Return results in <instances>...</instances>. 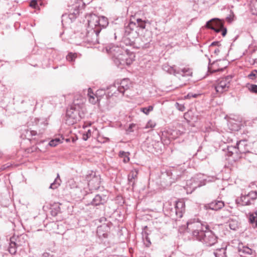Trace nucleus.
<instances>
[{"label":"nucleus","instance_id":"obj_17","mask_svg":"<svg viewBox=\"0 0 257 257\" xmlns=\"http://www.w3.org/2000/svg\"><path fill=\"white\" fill-rule=\"evenodd\" d=\"M108 22L107 19L104 17L102 16L99 17V20L98 21V28H100V31L105 28L108 25Z\"/></svg>","mask_w":257,"mask_h":257},{"label":"nucleus","instance_id":"obj_38","mask_svg":"<svg viewBox=\"0 0 257 257\" xmlns=\"http://www.w3.org/2000/svg\"><path fill=\"white\" fill-rule=\"evenodd\" d=\"M178 211L175 207L174 208H171L170 212V215L171 217H174L175 216H176L177 217H178Z\"/></svg>","mask_w":257,"mask_h":257},{"label":"nucleus","instance_id":"obj_56","mask_svg":"<svg viewBox=\"0 0 257 257\" xmlns=\"http://www.w3.org/2000/svg\"><path fill=\"white\" fill-rule=\"evenodd\" d=\"M168 257H171V255H169Z\"/></svg>","mask_w":257,"mask_h":257},{"label":"nucleus","instance_id":"obj_16","mask_svg":"<svg viewBox=\"0 0 257 257\" xmlns=\"http://www.w3.org/2000/svg\"><path fill=\"white\" fill-rule=\"evenodd\" d=\"M100 178L99 176H94L88 182V185L92 186L94 189H97L99 187L100 183Z\"/></svg>","mask_w":257,"mask_h":257},{"label":"nucleus","instance_id":"obj_14","mask_svg":"<svg viewBox=\"0 0 257 257\" xmlns=\"http://www.w3.org/2000/svg\"><path fill=\"white\" fill-rule=\"evenodd\" d=\"M107 89L109 90V91L108 92L107 97H111L113 95L117 96L118 93H120V91L118 90V85L116 86L115 84L109 86V87H107Z\"/></svg>","mask_w":257,"mask_h":257},{"label":"nucleus","instance_id":"obj_4","mask_svg":"<svg viewBox=\"0 0 257 257\" xmlns=\"http://www.w3.org/2000/svg\"><path fill=\"white\" fill-rule=\"evenodd\" d=\"M197 240L202 242L207 246H212L217 241V237L209 229L207 225H205L204 230L201 232Z\"/></svg>","mask_w":257,"mask_h":257},{"label":"nucleus","instance_id":"obj_13","mask_svg":"<svg viewBox=\"0 0 257 257\" xmlns=\"http://www.w3.org/2000/svg\"><path fill=\"white\" fill-rule=\"evenodd\" d=\"M138 174V171L136 169H134L132 170L128 175L127 179L128 183L132 187H133L135 184V179L137 178Z\"/></svg>","mask_w":257,"mask_h":257},{"label":"nucleus","instance_id":"obj_50","mask_svg":"<svg viewBox=\"0 0 257 257\" xmlns=\"http://www.w3.org/2000/svg\"><path fill=\"white\" fill-rule=\"evenodd\" d=\"M220 52V50L218 48H216L215 50H214V53L216 54H218Z\"/></svg>","mask_w":257,"mask_h":257},{"label":"nucleus","instance_id":"obj_6","mask_svg":"<svg viewBox=\"0 0 257 257\" xmlns=\"http://www.w3.org/2000/svg\"><path fill=\"white\" fill-rule=\"evenodd\" d=\"M187 230L191 232L193 237L197 240L201 235L200 233L204 230L205 226L200 222L195 221H190L187 222Z\"/></svg>","mask_w":257,"mask_h":257},{"label":"nucleus","instance_id":"obj_2","mask_svg":"<svg viewBox=\"0 0 257 257\" xmlns=\"http://www.w3.org/2000/svg\"><path fill=\"white\" fill-rule=\"evenodd\" d=\"M246 147V141H240L237 142L235 146L228 147L227 155L228 157H231L233 161H236L241 158H244L251 162L250 157L254 155L249 152Z\"/></svg>","mask_w":257,"mask_h":257},{"label":"nucleus","instance_id":"obj_49","mask_svg":"<svg viewBox=\"0 0 257 257\" xmlns=\"http://www.w3.org/2000/svg\"><path fill=\"white\" fill-rule=\"evenodd\" d=\"M218 44H219V42H217V41H215V42H212L211 43V44L210 45V46H216V45H218Z\"/></svg>","mask_w":257,"mask_h":257},{"label":"nucleus","instance_id":"obj_37","mask_svg":"<svg viewBox=\"0 0 257 257\" xmlns=\"http://www.w3.org/2000/svg\"><path fill=\"white\" fill-rule=\"evenodd\" d=\"M91 136V131L88 130L86 134H83L82 136V139L84 141H87L88 138Z\"/></svg>","mask_w":257,"mask_h":257},{"label":"nucleus","instance_id":"obj_34","mask_svg":"<svg viewBox=\"0 0 257 257\" xmlns=\"http://www.w3.org/2000/svg\"><path fill=\"white\" fill-rule=\"evenodd\" d=\"M175 107L177 109H178L180 111H184L185 110V107L184 104L176 102L175 103Z\"/></svg>","mask_w":257,"mask_h":257},{"label":"nucleus","instance_id":"obj_47","mask_svg":"<svg viewBox=\"0 0 257 257\" xmlns=\"http://www.w3.org/2000/svg\"><path fill=\"white\" fill-rule=\"evenodd\" d=\"M30 134L32 136H35L37 135V133L36 131H31Z\"/></svg>","mask_w":257,"mask_h":257},{"label":"nucleus","instance_id":"obj_19","mask_svg":"<svg viewBox=\"0 0 257 257\" xmlns=\"http://www.w3.org/2000/svg\"><path fill=\"white\" fill-rule=\"evenodd\" d=\"M61 183V180L60 179L59 174H57V177L55 178L54 181L51 184L49 188L52 189H56L60 186Z\"/></svg>","mask_w":257,"mask_h":257},{"label":"nucleus","instance_id":"obj_9","mask_svg":"<svg viewBox=\"0 0 257 257\" xmlns=\"http://www.w3.org/2000/svg\"><path fill=\"white\" fill-rule=\"evenodd\" d=\"M224 206V202L221 200H214L210 203L205 204L204 208L206 210H212L218 211L223 208Z\"/></svg>","mask_w":257,"mask_h":257},{"label":"nucleus","instance_id":"obj_24","mask_svg":"<svg viewBox=\"0 0 257 257\" xmlns=\"http://www.w3.org/2000/svg\"><path fill=\"white\" fill-rule=\"evenodd\" d=\"M177 71H179L180 72V73H179L178 74H180L182 76H190L192 73L191 70L188 68H184L183 69H180L177 70Z\"/></svg>","mask_w":257,"mask_h":257},{"label":"nucleus","instance_id":"obj_29","mask_svg":"<svg viewBox=\"0 0 257 257\" xmlns=\"http://www.w3.org/2000/svg\"><path fill=\"white\" fill-rule=\"evenodd\" d=\"M247 196L252 203L257 198V191H250L247 194Z\"/></svg>","mask_w":257,"mask_h":257},{"label":"nucleus","instance_id":"obj_10","mask_svg":"<svg viewBox=\"0 0 257 257\" xmlns=\"http://www.w3.org/2000/svg\"><path fill=\"white\" fill-rule=\"evenodd\" d=\"M110 230V226L108 224H103L97 227V234L100 238H106L108 236V233Z\"/></svg>","mask_w":257,"mask_h":257},{"label":"nucleus","instance_id":"obj_27","mask_svg":"<svg viewBox=\"0 0 257 257\" xmlns=\"http://www.w3.org/2000/svg\"><path fill=\"white\" fill-rule=\"evenodd\" d=\"M187 185H189L193 190H194L197 187H200L202 185L199 183L195 182L194 179L190 180L187 183Z\"/></svg>","mask_w":257,"mask_h":257},{"label":"nucleus","instance_id":"obj_43","mask_svg":"<svg viewBox=\"0 0 257 257\" xmlns=\"http://www.w3.org/2000/svg\"><path fill=\"white\" fill-rule=\"evenodd\" d=\"M155 126V123L151 121H150L147 123L146 127H154Z\"/></svg>","mask_w":257,"mask_h":257},{"label":"nucleus","instance_id":"obj_40","mask_svg":"<svg viewBox=\"0 0 257 257\" xmlns=\"http://www.w3.org/2000/svg\"><path fill=\"white\" fill-rule=\"evenodd\" d=\"M30 6L33 8L36 9L38 6V4H37V1L36 0H32L30 4Z\"/></svg>","mask_w":257,"mask_h":257},{"label":"nucleus","instance_id":"obj_21","mask_svg":"<svg viewBox=\"0 0 257 257\" xmlns=\"http://www.w3.org/2000/svg\"><path fill=\"white\" fill-rule=\"evenodd\" d=\"M103 202H104V199H102L100 195H96L92 201V204L97 206L102 204Z\"/></svg>","mask_w":257,"mask_h":257},{"label":"nucleus","instance_id":"obj_1","mask_svg":"<svg viewBox=\"0 0 257 257\" xmlns=\"http://www.w3.org/2000/svg\"><path fill=\"white\" fill-rule=\"evenodd\" d=\"M106 51L112 56L115 64L119 66L120 65H129L135 60V55L133 53L129 54L123 49L115 45L107 46Z\"/></svg>","mask_w":257,"mask_h":257},{"label":"nucleus","instance_id":"obj_18","mask_svg":"<svg viewBox=\"0 0 257 257\" xmlns=\"http://www.w3.org/2000/svg\"><path fill=\"white\" fill-rule=\"evenodd\" d=\"M163 69L165 71L168 72L169 74H174V75H176L177 74L180 73V72L177 71V70L175 68V66H170L168 65H164L163 66Z\"/></svg>","mask_w":257,"mask_h":257},{"label":"nucleus","instance_id":"obj_32","mask_svg":"<svg viewBox=\"0 0 257 257\" xmlns=\"http://www.w3.org/2000/svg\"><path fill=\"white\" fill-rule=\"evenodd\" d=\"M153 106L152 105H150L147 107H143L141 108V111L143 112L145 114L148 115L150 111L153 110Z\"/></svg>","mask_w":257,"mask_h":257},{"label":"nucleus","instance_id":"obj_25","mask_svg":"<svg viewBox=\"0 0 257 257\" xmlns=\"http://www.w3.org/2000/svg\"><path fill=\"white\" fill-rule=\"evenodd\" d=\"M105 94V91L104 89H100L96 91L95 94L97 102L99 101L101 97Z\"/></svg>","mask_w":257,"mask_h":257},{"label":"nucleus","instance_id":"obj_46","mask_svg":"<svg viewBox=\"0 0 257 257\" xmlns=\"http://www.w3.org/2000/svg\"><path fill=\"white\" fill-rule=\"evenodd\" d=\"M146 241H147V243L146 244V246H149L151 244V242L149 238V237L148 236H146Z\"/></svg>","mask_w":257,"mask_h":257},{"label":"nucleus","instance_id":"obj_7","mask_svg":"<svg viewBox=\"0 0 257 257\" xmlns=\"http://www.w3.org/2000/svg\"><path fill=\"white\" fill-rule=\"evenodd\" d=\"M206 26L207 28L213 30L216 33H219L222 30V35L223 37L226 34V29L223 28L222 22L218 19H213L208 21Z\"/></svg>","mask_w":257,"mask_h":257},{"label":"nucleus","instance_id":"obj_30","mask_svg":"<svg viewBox=\"0 0 257 257\" xmlns=\"http://www.w3.org/2000/svg\"><path fill=\"white\" fill-rule=\"evenodd\" d=\"M119 156L121 158H123V161L124 163H127L130 161V158L128 157V154L124 152V151H120Z\"/></svg>","mask_w":257,"mask_h":257},{"label":"nucleus","instance_id":"obj_23","mask_svg":"<svg viewBox=\"0 0 257 257\" xmlns=\"http://www.w3.org/2000/svg\"><path fill=\"white\" fill-rule=\"evenodd\" d=\"M218 65L217 62H214L212 64L211 66L208 67V71L211 73L216 72L219 71H222L226 66L221 68H216V66Z\"/></svg>","mask_w":257,"mask_h":257},{"label":"nucleus","instance_id":"obj_48","mask_svg":"<svg viewBox=\"0 0 257 257\" xmlns=\"http://www.w3.org/2000/svg\"><path fill=\"white\" fill-rule=\"evenodd\" d=\"M208 0H198V3L199 4H205L206 3H207L208 2Z\"/></svg>","mask_w":257,"mask_h":257},{"label":"nucleus","instance_id":"obj_55","mask_svg":"<svg viewBox=\"0 0 257 257\" xmlns=\"http://www.w3.org/2000/svg\"><path fill=\"white\" fill-rule=\"evenodd\" d=\"M230 229H235V228H233L231 227V226L230 225Z\"/></svg>","mask_w":257,"mask_h":257},{"label":"nucleus","instance_id":"obj_28","mask_svg":"<svg viewBox=\"0 0 257 257\" xmlns=\"http://www.w3.org/2000/svg\"><path fill=\"white\" fill-rule=\"evenodd\" d=\"M249 221L251 223H255V226L257 227V210L249 216Z\"/></svg>","mask_w":257,"mask_h":257},{"label":"nucleus","instance_id":"obj_3","mask_svg":"<svg viewBox=\"0 0 257 257\" xmlns=\"http://www.w3.org/2000/svg\"><path fill=\"white\" fill-rule=\"evenodd\" d=\"M99 17L91 14L87 16V22L90 30L86 35L87 40L92 43H95L97 41V36L100 32V28H98V21Z\"/></svg>","mask_w":257,"mask_h":257},{"label":"nucleus","instance_id":"obj_53","mask_svg":"<svg viewBox=\"0 0 257 257\" xmlns=\"http://www.w3.org/2000/svg\"><path fill=\"white\" fill-rule=\"evenodd\" d=\"M77 140V139H75V138H72V141L74 143L76 140Z\"/></svg>","mask_w":257,"mask_h":257},{"label":"nucleus","instance_id":"obj_8","mask_svg":"<svg viewBox=\"0 0 257 257\" xmlns=\"http://www.w3.org/2000/svg\"><path fill=\"white\" fill-rule=\"evenodd\" d=\"M232 78V76L231 75H227L225 77L219 79L215 86L216 92L221 94L224 92L227 91L229 87L230 82Z\"/></svg>","mask_w":257,"mask_h":257},{"label":"nucleus","instance_id":"obj_22","mask_svg":"<svg viewBox=\"0 0 257 257\" xmlns=\"http://www.w3.org/2000/svg\"><path fill=\"white\" fill-rule=\"evenodd\" d=\"M88 96L89 97V100L90 102L92 104H95L97 102L95 94L92 91V89L90 88L88 89Z\"/></svg>","mask_w":257,"mask_h":257},{"label":"nucleus","instance_id":"obj_26","mask_svg":"<svg viewBox=\"0 0 257 257\" xmlns=\"http://www.w3.org/2000/svg\"><path fill=\"white\" fill-rule=\"evenodd\" d=\"M240 199L242 202V205H250L252 204L251 200H250L247 195L241 196Z\"/></svg>","mask_w":257,"mask_h":257},{"label":"nucleus","instance_id":"obj_41","mask_svg":"<svg viewBox=\"0 0 257 257\" xmlns=\"http://www.w3.org/2000/svg\"><path fill=\"white\" fill-rule=\"evenodd\" d=\"M48 123L46 122H41L40 125H42V129L40 130V133H42L43 131L45 129V127L47 126Z\"/></svg>","mask_w":257,"mask_h":257},{"label":"nucleus","instance_id":"obj_45","mask_svg":"<svg viewBox=\"0 0 257 257\" xmlns=\"http://www.w3.org/2000/svg\"><path fill=\"white\" fill-rule=\"evenodd\" d=\"M124 42L125 43L126 45H129L130 46L133 45L134 42H130V40L127 39H125L124 40Z\"/></svg>","mask_w":257,"mask_h":257},{"label":"nucleus","instance_id":"obj_42","mask_svg":"<svg viewBox=\"0 0 257 257\" xmlns=\"http://www.w3.org/2000/svg\"><path fill=\"white\" fill-rule=\"evenodd\" d=\"M197 94H193V93H188L186 96H185V98H190L191 97H194V98H195L197 96Z\"/></svg>","mask_w":257,"mask_h":257},{"label":"nucleus","instance_id":"obj_44","mask_svg":"<svg viewBox=\"0 0 257 257\" xmlns=\"http://www.w3.org/2000/svg\"><path fill=\"white\" fill-rule=\"evenodd\" d=\"M49 144L50 146L52 147H55L58 145L57 143H56V141L54 140H52L51 141H50Z\"/></svg>","mask_w":257,"mask_h":257},{"label":"nucleus","instance_id":"obj_39","mask_svg":"<svg viewBox=\"0 0 257 257\" xmlns=\"http://www.w3.org/2000/svg\"><path fill=\"white\" fill-rule=\"evenodd\" d=\"M68 185L71 188H74L77 187V185H76V183L73 179H70L68 181Z\"/></svg>","mask_w":257,"mask_h":257},{"label":"nucleus","instance_id":"obj_31","mask_svg":"<svg viewBox=\"0 0 257 257\" xmlns=\"http://www.w3.org/2000/svg\"><path fill=\"white\" fill-rule=\"evenodd\" d=\"M77 54L74 53H73L72 52L69 53L66 56V59L69 62H73L75 60L76 58L77 57Z\"/></svg>","mask_w":257,"mask_h":257},{"label":"nucleus","instance_id":"obj_20","mask_svg":"<svg viewBox=\"0 0 257 257\" xmlns=\"http://www.w3.org/2000/svg\"><path fill=\"white\" fill-rule=\"evenodd\" d=\"M226 250V248H218L214 252V254L215 257H227Z\"/></svg>","mask_w":257,"mask_h":257},{"label":"nucleus","instance_id":"obj_36","mask_svg":"<svg viewBox=\"0 0 257 257\" xmlns=\"http://www.w3.org/2000/svg\"><path fill=\"white\" fill-rule=\"evenodd\" d=\"M242 251L243 252H245L248 254H251L252 253V250L246 246H243L242 249H240V251Z\"/></svg>","mask_w":257,"mask_h":257},{"label":"nucleus","instance_id":"obj_5","mask_svg":"<svg viewBox=\"0 0 257 257\" xmlns=\"http://www.w3.org/2000/svg\"><path fill=\"white\" fill-rule=\"evenodd\" d=\"M146 21L141 19H137L136 22L131 21L125 27V33L127 35L132 34L134 37L138 36L139 34V28L144 29L146 28Z\"/></svg>","mask_w":257,"mask_h":257},{"label":"nucleus","instance_id":"obj_51","mask_svg":"<svg viewBox=\"0 0 257 257\" xmlns=\"http://www.w3.org/2000/svg\"><path fill=\"white\" fill-rule=\"evenodd\" d=\"M9 167V165H5L4 166H2V168H1V170H5L7 168Z\"/></svg>","mask_w":257,"mask_h":257},{"label":"nucleus","instance_id":"obj_11","mask_svg":"<svg viewBox=\"0 0 257 257\" xmlns=\"http://www.w3.org/2000/svg\"><path fill=\"white\" fill-rule=\"evenodd\" d=\"M175 208L178 211V217L181 218L185 211V204L183 200H179L176 202Z\"/></svg>","mask_w":257,"mask_h":257},{"label":"nucleus","instance_id":"obj_35","mask_svg":"<svg viewBox=\"0 0 257 257\" xmlns=\"http://www.w3.org/2000/svg\"><path fill=\"white\" fill-rule=\"evenodd\" d=\"M248 89L252 93H257V85L250 84L248 87Z\"/></svg>","mask_w":257,"mask_h":257},{"label":"nucleus","instance_id":"obj_52","mask_svg":"<svg viewBox=\"0 0 257 257\" xmlns=\"http://www.w3.org/2000/svg\"><path fill=\"white\" fill-rule=\"evenodd\" d=\"M54 140H56V143H57V144H58V143H61V142L60 139H59V138H56V139H54Z\"/></svg>","mask_w":257,"mask_h":257},{"label":"nucleus","instance_id":"obj_54","mask_svg":"<svg viewBox=\"0 0 257 257\" xmlns=\"http://www.w3.org/2000/svg\"><path fill=\"white\" fill-rule=\"evenodd\" d=\"M66 142H69L70 141V138H67L65 139Z\"/></svg>","mask_w":257,"mask_h":257},{"label":"nucleus","instance_id":"obj_15","mask_svg":"<svg viewBox=\"0 0 257 257\" xmlns=\"http://www.w3.org/2000/svg\"><path fill=\"white\" fill-rule=\"evenodd\" d=\"M15 239V238L14 237H12L11 238V241L9 247V251L10 253L12 254H15L17 251V247L21 245L20 244H19L18 242H16L15 241H14Z\"/></svg>","mask_w":257,"mask_h":257},{"label":"nucleus","instance_id":"obj_33","mask_svg":"<svg viewBox=\"0 0 257 257\" xmlns=\"http://www.w3.org/2000/svg\"><path fill=\"white\" fill-rule=\"evenodd\" d=\"M257 76V70H252L250 74L248 75V78L251 80H254Z\"/></svg>","mask_w":257,"mask_h":257},{"label":"nucleus","instance_id":"obj_12","mask_svg":"<svg viewBox=\"0 0 257 257\" xmlns=\"http://www.w3.org/2000/svg\"><path fill=\"white\" fill-rule=\"evenodd\" d=\"M117 85L120 93L123 94L124 91L127 90L130 87V81L128 79H123L121 81L119 84H117Z\"/></svg>","mask_w":257,"mask_h":257}]
</instances>
